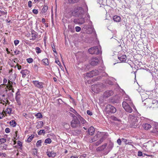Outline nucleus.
<instances>
[{"instance_id":"obj_1","label":"nucleus","mask_w":158,"mask_h":158,"mask_svg":"<svg viewBox=\"0 0 158 158\" xmlns=\"http://www.w3.org/2000/svg\"><path fill=\"white\" fill-rule=\"evenodd\" d=\"M106 138V134L103 132H98L96 135L92 139V142L96 141L99 139L97 142L94 143V145L98 146L101 144Z\"/></svg>"},{"instance_id":"obj_2","label":"nucleus","mask_w":158,"mask_h":158,"mask_svg":"<svg viewBox=\"0 0 158 158\" xmlns=\"http://www.w3.org/2000/svg\"><path fill=\"white\" fill-rule=\"evenodd\" d=\"M84 13V11L82 7H77L74 8L72 13L75 17H79L81 16Z\"/></svg>"},{"instance_id":"obj_3","label":"nucleus","mask_w":158,"mask_h":158,"mask_svg":"<svg viewBox=\"0 0 158 158\" xmlns=\"http://www.w3.org/2000/svg\"><path fill=\"white\" fill-rule=\"evenodd\" d=\"M88 52L90 54H99L102 53L100 47L95 46L91 47L88 50Z\"/></svg>"},{"instance_id":"obj_4","label":"nucleus","mask_w":158,"mask_h":158,"mask_svg":"<svg viewBox=\"0 0 158 158\" xmlns=\"http://www.w3.org/2000/svg\"><path fill=\"white\" fill-rule=\"evenodd\" d=\"M106 109L108 114L110 113H114L116 112V109L114 106L110 105H108L106 106Z\"/></svg>"},{"instance_id":"obj_5","label":"nucleus","mask_w":158,"mask_h":158,"mask_svg":"<svg viewBox=\"0 0 158 158\" xmlns=\"http://www.w3.org/2000/svg\"><path fill=\"white\" fill-rule=\"evenodd\" d=\"M80 122L77 118L73 119L71 122V126L73 128H77L80 126Z\"/></svg>"},{"instance_id":"obj_6","label":"nucleus","mask_w":158,"mask_h":158,"mask_svg":"<svg viewBox=\"0 0 158 158\" xmlns=\"http://www.w3.org/2000/svg\"><path fill=\"white\" fill-rule=\"evenodd\" d=\"M123 106L126 111L129 113H131L133 110L128 104L125 102H123L122 103Z\"/></svg>"},{"instance_id":"obj_7","label":"nucleus","mask_w":158,"mask_h":158,"mask_svg":"<svg viewBox=\"0 0 158 158\" xmlns=\"http://www.w3.org/2000/svg\"><path fill=\"white\" fill-rule=\"evenodd\" d=\"M99 73V72L98 70L96 69L94 70L89 73H87L86 76L87 77H91L98 75Z\"/></svg>"},{"instance_id":"obj_8","label":"nucleus","mask_w":158,"mask_h":158,"mask_svg":"<svg viewBox=\"0 0 158 158\" xmlns=\"http://www.w3.org/2000/svg\"><path fill=\"white\" fill-rule=\"evenodd\" d=\"M101 88V85L99 84L94 85L92 86V90L96 93H98L100 91Z\"/></svg>"},{"instance_id":"obj_9","label":"nucleus","mask_w":158,"mask_h":158,"mask_svg":"<svg viewBox=\"0 0 158 158\" xmlns=\"http://www.w3.org/2000/svg\"><path fill=\"white\" fill-rule=\"evenodd\" d=\"M139 118L134 115H130L128 117L129 121L131 123L137 122Z\"/></svg>"},{"instance_id":"obj_10","label":"nucleus","mask_w":158,"mask_h":158,"mask_svg":"<svg viewBox=\"0 0 158 158\" xmlns=\"http://www.w3.org/2000/svg\"><path fill=\"white\" fill-rule=\"evenodd\" d=\"M99 62V61L98 58L93 57L90 62V63L92 66H95Z\"/></svg>"},{"instance_id":"obj_11","label":"nucleus","mask_w":158,"mask_h":158,"mask_svg":"<svg viewBox=\"0 0 158 158\" xmlns=\"http://www.w3.org/2000/svg\"><path fill=\"white\" fill-rule=\"evenodd\" d=\"M33 83L36 87L40 89L43 88V83L42 82H40L37 81H33Z\"/></svg>"},{"instance_id":"obj_12","label":"nucleus","mask_w":158,"mask_h":158,"mask_svg":"<svg viewBox=\"0 0 158 158\" xmlns=\"http://www.w3.org/2000/svg\"><path fill=\"white\" fill-rule=\"evenodd\" d=\"M31 35L32 38L30 39V40H34L38 37V34L36 32L33 30L31 31Z\"/></svg>"},{"instance_id":"obj_13","label":"nucleus","mask_w":158,"mask_h":158,"mask_svg":"<svg viewBox=\"0 0 158 158\" xmlns=\"http://www.w3.org/2000/svg\"><path fill=\"white\" fill-rule=\"evenodd\" d=\"M118 58L120 61L124 62L126 60L127 57L125 55L123 54L122 55L120 53H119L118 54Z\"/></svg>"},{"instance_id":"obj_14","label":"nucleus","mask_w":158,"mask_h":158,"mask_svg":"<svg viewBox=\"0 0 158 158\" xmlns=\"http://www.w3.org/2000/svg\"><path fill=\"white\" fill-rule=\"evenodd\" d=\"M20 73L22 74V77L23 78L26 77V75H29V71L27 69L22 70L20 72Z\"/></svg>"},{"instance_id":"obj_15","label":"nucleus","mask_w":158,"mask_h":158,"mask_svg":"<svg viewBox=\"0 0 158 158\" xmlns=\"http://www.w3.org/2000/svg\"><path fill=\"white\" fill-rule=\"evenodd\" d=\"M107 144L106 143H105L104 144L96 148V150L97 151L101 152L103 151L107 147Z\"/></svg>"},{"instance_id":"obj_16","label":"nucleus","mask_w":158,"mask_h":158,"mask_svg":"<svg viewBox=\"0 0 158 158\" xmlns=\"http://www.w3.org/2000/svg\"><path fill=\"white\" fill-rule=\"evenodd\" d=\"M46 154L49 157H54L56 156V152H55L52 151H51V152L48 151L46 152Z\"/></svg>"},{"instance_id":"obj_17","label":"nucleus","mask_w":158,"mask_h":158,"mask_svg":"<svg viewBox=\"0 0 158 158\" xmlns=\"http://www.w3.org/2000/svg\"><path fill=\"white\" fill-rule=\"evenodd\" d=\"M113 94V92L112 90H107L104 93V96L106 97H109L110 96L112 95Z\"/></svg>"},{"instance_id":"obj_18","label":"nucleus","mask_w":158,"mask_h":158,"mask_svg":"<svg viewBox=\"0 0 158 158\" xmlns=\"http://www.w3.org/2000/svg\"><path fill=\"white\" fill-rule=\"evenodd\" d=\"M114 147V144L113 143L110 141L109 142V143L108 144V145L107 147L106 150L108 151V153L110 152L113 148Z\"/></svg>"},{"instance_id":"obj_19","label":"nucleus","mask_w":158,"mask_h":158,"mask_svg":"<svg viewBox=\"0 0 158 158\" xmlns=\"http://www.w3.org/2000/svg\"><path fill=\"white\" fill-rule=\"evenodd\" d=\"M95 130L94 127L92 126L90 127L88 129V133L91 135L94 134Z\"/></svg>"},{"instance_id":"obj_20","label":"nucleus","mask_w":158,"mask_h":158,"mask_svg":"<svg viewBox=\"0 0 158 158\" xmlns=\"http://www.w3.org/2000/svg\"><path fill=\"white\" fill-rule=\"evenodd\" d=\"M152 132L156 134L158 133V123H156L154 125Z\"/></svg>"},{"instance_id":"obj_21","label":"nucleus","mask_w":158,"mask_h":158,"mask_svg":"<svg viewBox=\"0 0 158 158\" xmlns=\"http://www.w3.org/2000/svg\"><path fill=\"white\" fill-rule=\"evenodd\" d=\"M17 94L18 92L16 93V96L15 99L18 104L19 106H20L21 105V103L20 101V98L18 96V95Z\"/></svg>"},{"instance_id":"obj_22","label":"nucleus","mask_w":158,"mask_h":158,"mask_svg":"<svg viewBox=\"0 0 158 158\" xmlns=\"http://www.w3.org/2000/svg\"><path fill=\"white\" fill-rule=\"evenodd\" d=\"M122 141L125 143V144H129L130 145L131 143H132V141L131 140H128L124 139L122 138Z\"/></svg>"},{"instance_id":"obj_23","label":"nucleus","mask_w":158,"mask_h":158,"mask_svg":"<svg viewBox=\"0 0 158 158\" xmlns=\"http://www.w3.org/2000/svg\"><path fill=\"white\" fill-rule=\"evenodd\" d=\"M143 127L145 130H148L150 128L152 127L151 125L148 123L143 124Z\"/></svg>"},{"instance_id":"obj_24","label":"nucleus","mask_w":158,"mask_h":158,"mask_svg":"<svg viewBox=\"0 0 158 158\" xmlns=\"http://www.w3.org/2000/svg\"><path fill=\"white\" fill-rule=\"evenodd\" d=\"M113 20L116 22H119L120 21L121 18L120 16L115 15L113 17Z\"/></svg>"},{"instance_id":"obj_25","label":"nucleus","mask_w":158,"mask_h":158,"mask_svg":"<svg viewBox=\"0 0 158 158\" xmlns=\"http://www.w3.org/2000/svg\"><path fill=\"white\" fill-rule=\"evenodd\" d=\"M130 126L132 128H136L137 127L138 123L137 122L131 123H130Z\"/></svg>"},{"instance_id":"obj_26","label":"nucleus","mask_w":158,"mask_h":158,"mask_svg":"<svg viewBox=\"0 0 158 158\" xmlns=\"http://www.w3.org/2000/svg\"><path fill=\"white\" fill-rule=\"evenodd\" d=\"M48 6H44L42 10V13H45L48 9Z\"/></svg>"},{"instance_id":"obj_27","label":"nucleus","mask_w":158,"mask_h":158,"mask_svg":"<svg viewBox=\"0 0 158 158\" xmlns=\"http://www.w3.org/2000/svg\"><path fill=\"white\" fill-rule=\"evenodd\" d=\"M9 123L13 127H15L16 124V122L14 120H11L10 122Z\"/></svg>"},{"instance_id":"obj_28","label":"nucleus","mask_w":158,"mask_h":158,"mask_svg":"<svg viewBox=\"0 0 158 158\" xmlns=\"http://www.w3.org/2000/svg\"><path fill=\"white\" fill-rule=\"evenodd\" d=\"M44 125L43 122L42 121H39L38 122V124L36 126L37 128L41 127Z\"/></svg>"},{"instance_id":"obj_29","label":"nucleus","mask_w":158,"mask_h":158,"mask_svg":"<svg viewBox=\"0 0 158 158\" xmlns=\"http://www.w3.org/2000/svg\"><path fill=\"white\" fill-rule=\"evenodd\" d=\"M78 118L80 119L81 123L82 124H84L85 123V122H86L85 120L81 117V116L80 115H78Z\"/></svg>"},{"instance_id":"obj_30","label":"nucleus","mask_w":158,"mask_h":158,"mask_svg":"<svg viewBox=\"0 0 158 158\" xmlns=\"http://www.w3.org/2000/svg\"><path fill=\"white\" fill-rule=\"evenodd\" d=\"M79 19V24H83L85 22V19L84 18H80Z\"/></svg>"},{"instance_id":"obj_31","label":"nucleus","mask_w":158,"mask_h":158,"mask_svg":"<svg viewBox=\"0 0 158 158\" xmlns=\"http://www.w3.org/2000/svg\"><path fill=\"white\" fill-rule=\"evenodd\" d=\"M42 61L44 63V65H48L49 64L48 60L47 58H45L42 60Z\"/></svg>"},{"instance_id":"obj_32","label":"nucleus","mask_w":158,"mask_h":158,"mask_svg":"<svg viewBox=\"0 0 158 158\" xmlns=\"http://www.w3.org/2000/svg\"><path fill=\"white\" fill-rule=\"evenodd\" d=\"M34 136V135H32L30 136L27 139V141L28 142H30L31 141L32 139L33 138Z\"/></svg>"},{"instance_id":"obj_33","label":"nucleus","mask_w":158,"mask_h":158,"mask_svg":"<svg viewBox=\"0 0 158 158\" xmlns=\"http://www.w3.org/2000/svg\"><path fill=\"white\" fill-rule=\"evenodd\" d=\"M41 143L42 140H38L36 143V146L38 147H40L41 146Z\"/></svg>"},{"instance_id":"obj_34","label":"nucleus","mask_w":158,"mask_h":158,"mask_svg":"<svg viewBox=\"0 0 158 158\" xmlns=\"http://www.w3.org/2000/svg\"><path fill=\"white\" fill-rule=\"evenodd\" d=\"M12 111L11 108H7L6 110V112L8 114H10L11 113Z\"/></svg>"},{"instance_id":"obj_35","label":"nucleus","mask_w":158,"mask_h":158,"mask_svg":"<svg viewBox=\"0 0 158 158\" xmlns=\"http://www.w3.org/2000/svg\"><path fill=\"white\" fill-rule=\"evenodd\" d=\"M38 118H40L42 117V115L41 113H38L37 114H36L35 115Z\"/></svg>"},{"instance_id":"obj_36","label":"nucleus","mask_w":158,"mask_h":158,"mask_svg":"<svg viewBox=\"0 0 158 158\" xmlns=\"http://www.w3.org/2000/svg\"><path fill=\"white\" fill-rule=\"evenodd\" d=\"M52 142L51 139L50 138H47L44 141L45 143H50Z\"/></svg>"},{"instance_id":"obj_37","label":"nucleus","mask_w":158,"mask_h":158,"mask_svg":"<svg viewBox=\"0 0 158 158\" xmlns=\"http://www.w3.org/2000/svg\"><path fill=\"white\" fill-rule=\"evenodd\" d=\"M70 110L73 113H74V114H75L76 115H77V116L78 115V113L77 112V111L74 109H73V108H71L70 109Z\"/></svg>"},{"instance_id":"obj_38","label":"nucleus","mask_w":158,"mask_h":158,"mask_svg":"<svg viewBox=\"0 0 158 158\" xmlns=\"http://www.w3.org/2000/svg\"><path fill=\"white\" fill-rule=\"evenodd\" d=\"M36 52L37 53H40L41 52V50L40 48L39 47H37L35 48Z\"/></svg>"},{"instance_id":"obj_39","label":"nucleus","mask_w":158,"mask_h":158,"mask_svg":"<svg viewBox=\"0 0 158 158\" xmlns=\"http://www.w3.org/2000/svg\"><path fill=\"white\" fill-rule=\"evenodd\" d=\"M45 131L44 130H40L38 132V134L39 135H41L42 133H45Z\"/></svg>"},{"instance_id":"obj_40","label":"nucleus","mask_w":158,"mask_h":158,"mask_svg":"<svg viewBox=\"0 0 158 158\" xmlns=\"http://www.w3.org/2000/svg\"><path fill=\"white\" fill-rule=\"evenodd\" d=\"M69 3H75L78 2L79 0H68Z\"/></svg>"},{"instance_id":"obj_41","label":"nucleus","mask_w":158,"mask_h":158,"mask_svg":"<svg viewBox=\"0 0 158 158\" xmlns=\"http://www.w3.org/2000/svg\"><path fill=\"white\" fill-rule=\"evenodd\" d=\"M0 13L1 14V15H0V16H1L2 15H6L7 13V12L0 10Z\"/></svg>"},{"instance_id":"obj_42","label":"nucleus","mask_w":158,"mask_h":158,"mask_svg":"<svg viewBox=\"0 0 158 158\" xmlns=\"http://www.w3.org/2000/svg\"><path fill=\"white\" fill-rule=\"evenodd\" d=\"M106 83L109 85H112L113 84V82L110 80H107Z\"/></svg>"},{"instance_id":"obj_43","label":"nucleus","mask_w":158,"mask_h":158,"mask_svg":"<svg viewBox=\"0 0 158 158\" xmlns=\"http://www.w3.org/2000/svg\"><path fill=\"white\" fill-rule=\"evenodd\" d=\"M28 63H32L33 61V60L31 58H29L27 60Z\"/></svg>"},{"instance_id":"obj_44","label":"nucleus","mask_w":158,"mask_h":158,"mask_svg":"<svg viewBox=\"0 0 158 158\" xmlns=\"http://www.w3.org/2000/svg\"><path fill=\"white\" fill-rule=\"evenodd\" d=\"M75 30L77 32H79L81 30V28L77 26L75 27Z\"/></svg>"},{"instance_id":"obj_45","label":"nucleus","mask_w":158,"mask_h":158,"mask_svg":"<svg viewBox=\"0 0 158 158\" xmlns=\"http://www.w3.org/2000/svg\"><path fill=\"white\" fill-rule=\"evenodd\" d=\"M73 22L76 24H79V21L78 19H75L74 20Z\"/></svg>"},{"instance_id":"obj_46","label":"nucleus","mask_w":158,"mask_h":158,"mask_svg":"<svg viewBox=\"0 0 158 158\" xmlns=\"http://www.w3.org/2000/svg\"><path fill=\"white\" fill-rule=\"evenodd\" d=\"M19 43V41L18 40H14V43L15 44V46H16L17 45H18Z\"/></svg>"},{"instance_id":"obj_47","label":"nucleus","mask_w":158,"mask_h":158,"mask_svg":"<svg viewBox=\"0 0 158 158\" xmlns=\"http://www.w3.org/2000/svg\"><path fill=\"white\" fill-rule=\"evenodd\" d=\"M87 113L88 115L90 116H91L93 114L92 112L89 110L87 111Z\"/></svg>"},{"instance_id":"obj_48","label":"nucleus","mask_w":158,"mask_h":158,"mask_svg":"<svg viewBox=\"0 0 158 158\" xmlns=\"http://www.w3.org/2000/svg\"><path fill=\"white\" fill-rule=\"evenodd\" d=\"M122 140L120 139H118L117 140V143L119 145H120L121 144Z\"/></svg>"},{"instance_id":"obj_49","label":"nucleus","mask_w":158,"mask_h":158,"mask_svg":"<svg viewBox=\"0 0 158 158\" xmlns=\"http://www.w3.org/2000/svg\"><path fill=\"white\" fill-rule=\"evenodd\" d=\"M10 131V130L9 128H6L5 130V131L6 133H9Z\"/></svg>"},{"instance_id":"obj_50","label":"nucleus","mask_w":158,"mask_h":158,"mask_svg":"<svg viewBox=\"0 0 158 158\" xmlns=\"http://www.w3.org/2000/svg\"><path fill=\"white\" fill-rule=\"evenodd\" d=\"M32 12L33 13L35 14H37L38 13V10L36 9L33 10Z\"/></svg>"},{"instance_id":"obj_51","label":"nucleus","mask_w":158,"mask_h":158,"mask_svg":"<svg viewBox=\"0 0 158 158\" xmlns=\"http://www.w3.org/2000/svg\"><path fill=\"white\" fill-rule=\"evenodd\" d=\"M113 120H114V121H120V120L118 118H117V117H113Z\"/></svg>"},{"instance_id":"obj_52","label":"nucleus","mask_w":158,"mask_h":158,"mask_svg":"<svg viewBox=\"0 0 158 158\" xmlns=\"http://www.w3.org/2000/svg\"><path fill=\"white\" fill-rule=\"evenodd\" d=\"M18 133V131H15V137H14V139L15 140H17V139L18 138V137H17V135Z\"/></svg>"},{"instance_id":"obj_53","label":"nucleus","mask_w":158,"mask_h":158,"mask_svg":"<svg viewBox=\"0 0 158 158\" xmlns=\"http://www.w3.org/2000/svg\"><path fill=\"white\" fill-rule=\"evenodd\" d=\"M4 116V114L2 112L0 113V119L2 118Z\"/></svg>"},{"instance_id":"obj_54","label":"nucleus","mask_w":158,"mask_h":158,"mask_svg":"<svg viewBox=\"0 0 158 158\" xmlns=\"http://www.w3.org/2000/svg\"><path fill=\"white\" fill-rule=\"evenodd\" d=\"M31 3L32 2L31 1H29L28 2V6L29 7H31L32 6Z\"/></svg>"},{"instance_id":"obj_55","label":"nucleus","mask_w":158,"mask_h":158,"mask_svg":"<svg viewBox=\"0 0 158 158\" xmlns=\"http://www.w3.org/2000/svg\"><path fill=\"white\" fill-rule=\"evenodd\" d=\"M143 155L142 153L141 152L139 151L138 152V156H141Z\"/></svg>"},{"instance_id":"obj_56","label":"nucleus","mask_w":158,"mask_h":158,"mask_svg":"<svg viewBox=\"0 0 158 158\" xmlns=\"http://www.w3.org/2000/svg\"><path fill=\"white\" fill-rule=\"evenodd\" d=\"M0 141L2 143H3L5 142L6 141V140L4 138L1 139H0Z\"/></svg>"},{"instance_id":"obj_57","label":"nucleus","mask_w":158,"mask_h":158,"mask_svg":"<svg viewBox=\"0 0 158 158\" xmlns=\"http://www.w3.org/2000/svg\"><path fill=\"white\" fill-rule=\"evenodd\" d=\"M86 155L85 154H83L80 156V158H85L86 157Z\"/></svg>"},{"instance_id":"obj_58","label":"nucleus","mask_w":158,"mask_h":158,"mask_svg":"<svg viewBox=\"0 0 158 158\" xmlns=\"http://www.w3.org/2000/svg\"><path fill=\"white\" fill-rule=\"evenodd\" d=\"M55 62L59 66H60L61 65L60 62L59 60H56L55 61Z\"/></svg>"},{"instance_id":"obj_59","label":"nucleus","mask_w":158,"mask_h":158,"mask_svg":"<svg viewBox=\"0 0 158 158\" xmlns=\"http://www.w3.org/2000/svg\"><path fill=\"white\" fill-rule=\"evenodd\" d=\"M18 144L19 146L20 147L22 146V143L20 141H18Z\"/></svg>"},{"instance_id":"obj_60","label":"nucleus","mask_w":158,"mask_h":158,"mask_svg":"<svg viewBox=\"0 0 158 158\" xmlns=\"http://www.w3.org/2000/svg\"><path fill=\"white\" fill-rule=\"evenodd\" d=\"M71 116L73 118V119H75V117L76 118H77L76 116H75V115L73 114H71Z\"/></svg>"},{"instance_id":"obj_61","label":"nucleus","mask_w":158,"mask_h":158,"mask_svg":"<svg viewBox=\"0 0 158 158\" xmlns=\"http://www.w3.org/2000/svg\"><path fill=\"white\" fill-rule=\"evenodd\" d=\"M3 84H4L6 83L7 82V80L5 78H4L3 81Z\"/></svg>"},{"instance_id":"obj_62","label":"nucleus","mask_w":158,"mask_h":158,"mask_svg":"<svg viewBox=\"0 0 158 158\" xmlns=\"http://www.w3.org/2000/svg\"><path fill=\"white\" fill-rule=\"evenodd\" d=\"M19 52L20 51H18L17 52V50H15V51H14V53H15V54L16 55H18L19 54Z\"/></svg>"},{"instance_id":"obj_63","label":"nucleus","mask_w":158,"mask_h":158,"mask_svg":"<svg viewBox=\"0 0 158 158\" xmlns=\"http://www.w3.org/2000/svg\"><path fill=\"white\" fill-rule=\"evenodd\" d=\"M17 68L18 69L20 70L21 69V66L19 64L17 65Z\"/></svg>"},{"instance_id":"obj_64","label":"nucleus","mask_w":158,"mask_h":158,"mask_svg":"<svg viewBox=\"0 0 158 158\" xmlns=\"http://www.w3.org/2000/svg\"><path fill=\"white\" fill-rule=\"evenodd\" d=\"M34 155H36L37 153V149H34Z\"/></svg>"}]
</instances>
